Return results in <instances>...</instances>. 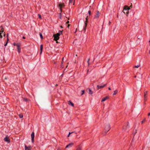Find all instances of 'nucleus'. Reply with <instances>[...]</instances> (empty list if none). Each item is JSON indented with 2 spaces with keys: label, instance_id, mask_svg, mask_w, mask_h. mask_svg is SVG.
Here are the masks:
<instances>
[{
  "label": "nucleus",
  "instance_id": "bb28decb",
  "mask_svg": "<svg viewBox=\"0 0 150 150\" xmlns=\"http://www.w3.org/2000/svg\"><path fill=\"white\" fill-rule=\"evenodd\" d=\"M73 0H70L69 1V4L71 3L72 2Z\"/></svg>",
  "mask_w": 150,
  "mask_h": 150
},
{
  "label": "nucleus",
  "instance_id": "a878e982",
  "mask_svg": "<svg viewBox=\"0 0 150 150\" xmlns=\"http://www.w3.org/2000/svg\"><path fill=\"white\" fill-rule=\"evenodd\" d=\"M97 89L98 90L99 88H100V86H99L98 85H97Z\"/></svg>",
  "mask_w": 150,
  "mask_h": 150
},
{
  "label": "nucleus",
  "instance_id": "72a5a7b5",
  "mask_svg": "<svg viewBox=\"0 0 150 150\" xmlns=\"http://www.w3.org/2000/svg\"><path fill=\"white\" fill-rule=\"evenodd\" d=\"M89 59H88V65H89Z\"/></svg>",
  "mask_w": 150,
  "mask_h": 150
},
{
  "label": "nucleus",
  "instance_id": "79ce46f5",
  "mask_svg": "<svg viewBox=\"0 0 150 150\" xmlns=\"http://www.w3.org/2000/svg\"><path fill=\"white\" fill-rule=\"evenodd\" d=\"M70 25L69 24H68V25L67 28H69V26Z\"/></svg>",
  "mask_w": 150,
  "mask_h": 150
},
{
  "label": "nucleus",
  "instance_id": "20e7f679",
  "mask_svg": "<svg viewBox=\"0 0 150 150\" xmlns=\"http://www.w3.org/2000/svg\"><path fill=\"white\" fill-rule=\"evenodd\" d=\"M4 140L5 141L9 143L10 142V139L9 137L8 136H6V137L4 139Z\"/></svg>",
  "mask_w": 150,
  "mask_h": 150
},
{
  "label": "nucleus",
  "instance_id": "c03bdc74",
  "mask_svg": "<svg viewBox=\"0 0 150 150\" xmlns=\"http://www.w3.org/2000/svg\"><path fill=\"white\" fill-rule=\"evenodd\" d=\"M148 116H149L150 115V112L148 114Z\"/></svg>",
  "mask_w": 150,
  "mask_h": 150
},
{
  "label": "nucleus",
  "instance_id": "f8f14e48",
  "mask_svg": "<svg viewBox=\"0 0 150 150\" xmlns=\"http://www.w3.org/2000/svg\"><path fill=\"white\" fill-rule=\"evenodd\" d=\"M148 91H146L144 92V98H147V96L146 95Z\"/></svg>",
  "mask_w": 150,
  "mask_h": 150
},
{
  "label": "nucleus",
  "instance_id": "7c9ffc66",
  "mask_svg": "<svg viewBox=\"0 0 150 150\" xmlns=\"http://www.w3.org/2000/svg\"><path fill=\"white\" fill-rule=\"evenodd\" d=\"M88 13L89 15H90L91 14V11H88Z\"/></svg>",
  "mask_w": 150,
  "mask_h": 150
},
{
  "label": "nucleus",
  "instance_id": "37998d69",
  "mask_svg": "<svg viewBox=\"0 0 150 150\" xmlns=\"http://www.w3.org/2000/svg\"><path fill=\"white\" fill-rule=\"evenodd\" d=\"M62 31H61V30H59V32H61V33H62Z\"/></svg>",
  "mask_w": 150,
  "mask_h": 150
},
{
  "label": "nucleus",
  "instance_id": "4c0bfd02",
  "mask_svg": "<svg viewBox=\"0 0 150 150\" xmlns=\"http://www.w3.org/2000/svg\"><path fill=\"white\" fill-rule=\"evenodd\" d=\"M88 16H87L86 18V20H88Z\"/></svg>",
  "mask_w": 150,
  "mask_h": 150
},
{
  "label": "nucleus",
  "instance_id": "9d476101",
  "mask_svg": "<svg viewBox=\"0 0 150 150\" xmlns=\"http://www.w3.org/2000/svg\"><path fill=\"white\" fill-rule=\"evenodd\" d=\"M16 46H17V49L18 50V52H20V50L21 49V47L19 44H16Z\"/></svg>",
  "mask_w": 150,
  "mask_h": 150
},
{
  "label": "nucleus",
  "instance_id": "8fccbe9b",
  "mask_svg": "<svg viewBox=\"0 0 150 150\" xmlns=\"http://www.w3.org/2000/svg\"><path fill=\"white\" fill-rule=\"evenodd\" d=\"M1 29L2 28H3V27L2 25H1Z\"/></svg>",
  "mask_w": 150,
  "mask_h": 150
},
{
  "label": "nucleus",
  "instance_id": "1a4fd4ad",
  "mask_svg": "<svg viewBox=\"0 0 150 150\" xmlns=\"http://www.w3.org/2000/svg\"><path fill=\"white\" fill-rule=\"evenodd\" d=\"M100 13L98 11H97L96 12V15L95 16V18H98L99 16Z\"/></svg>",
  "mask_w": 150,
  "mask_h": 150
},
{
  "label": "nucleus",
  "instance_id": "6e6d98bb",
  "mask_svg": "<svg viewBox=\"0 0 150 150\" xmlns=\"http://www.w3.org/2000/svg\"><path fill=\"white\" fill-rule=\"evenodd\" d=\"M136 77H137L136 76H134V77L135 78H136Z\"/></svg>",
  "mask_w": 150,
  "mask_h": 150
},
{
  "label": "nucleus",
  "instance_id": "a19ab883",
  "mask_svg": "<svg viewBox=\"0 0 150 150\" xmlns=\"http://www.w3.org/2000/svg\"><path fill=\"white\" fill-rule=\"evenodd\" d=\"M69 23V21H67V22H66V23L67 24H68V23Z\"/></svg>",
  "mask_w": 150,
  "mask_h": 150
},
{
  "label": "nucleus",
  "instance_id": "4468645a",
  "mask_svg": "<svg viewBox=\"0 0 150 150\" xmlns=\"http://www.w3.org/2000/svg\"><path fill=\"white\" fill-rule=\"evenodd\" d=\"M40 54H41L42 49H43V45H41L40 46Z\"/></svg>",
  "mask_w": 150,
  "mask_h": 150
},
{
  "label": "nucleus",
  "instance_id": "13d9d810",
  "mask_svg": "<svg viewBox=\"0 0 150 150\" xmlns=\"http://www.w3.org/2000/svg\"><path fill=\"white\" fill-rule=\"evenodd\" d=\"M4 36H5V34H4Z\"/></svg>",
  "mask_w": 150,
  "mask_h": 150
},
{
  "label": "nucleus",
  "instance_id": "f257e3e1",
  "mask_svg": "<svg viewBox=\"0 0 150 150\" xmlns=\"http://www.w3.org/2000/svg\"><path fill=\"white\" fill-rule=\"evenodd\" d=\"M60 33H57L56 34H54V40H55L56 41H57V40H58L59 39V36H60Z\"/></svg>",
  "mask_w": 150,
  "mask_h": 150
},
{
  "label": "nucleus",
  "instance_id": "052dcab7",
  "mask_svg": "<svg viewBox=\"0 0 150 150\" xmlns=\"http://www.w3.org/2000/svg\"><path fill=\"white\" fill-rule=\"evenodd\" d=\"M149 54H150V51H149Z\"/></svg>",
  "mask_w": 150,
  "mask_h": 150
},
{
  "label": "nucleus",
  "instance_id": "603ef678",
  "mask_svg": "<svg viewBox=\"0 0 150 150\" xmlns=\"http://www.w3.org/2000/svg\"><path fill=\"white\" fill-rule=\"evenodd\" d=\"M60 27H61V28H63L62 26H61H61H60Z\"/></svg>",
  "mask_w": 150,
  "mask_h": 150
},
{
  "label": "nucleus",
  "instance_id": "dca6fc26",
  "mask_svg": "<svg viewBox=\"0 0 150 150\" xmlns=\"http://www.w3.org/2000/svg\"><path fill=\"white\" fill-rule=\"evenodd\" d=\"M25 150H30V149L26 146H25Z\"/></svg>",
  "mask_w": 150,
  "mask_h": 150
},
{
  "label": "nucleus",
  "instance_id": "ddd939ff",
  "mask_svg": "<svg viewBox=\"0 0 150 150\" xmlns=\"http://www.w3.org/2000/svg\"><path fill=\"white\" fill-rule=\"evenodd\" d=\"M108 98V97L107 96L106 97H105L102 100V101H104L106 100Z\"/></svg>",
  "mask_w": 150,
  "mask_h": 150
},
{
  "label": "nucleus",
  "instance_id": "6e6552de",
  "mask_svg": "<svg viewBox=\"0 0 150 150\" xmlns=\"http://www.w3.org/2000/svg\"><path fill=\"white\" fill-rule=\"evenodd\" d=\"M87 22H88V20H86V21H85V22H84L85 27H84V28H83V29H84V31L86 30V28L87 25Z\"/></svg>",
  "mask_w": 150,
  "mask_h": 150
},
{
  "label": "nucleus",
  "instance_id": "f3484780",
  "mask_svg": "<svg viewBox=\"0 0 150 150\" xmlns=\"http://www.w3.org/2000/svg\"><path fill=\"white\" fill-rule=\"evenodd\" d=\"M117 92H118V91L117 90H115L114 91V93H113V95H115V94H116L117 93Z\"/></svg>",
  "mask_w": 150,
  "mask_h": 150
},
{
  "label": "nucleus",
  "instance_id": "473e14b6",
  "mask_svg": "<svg viewBox=\"0 0 150 150\" xmlns=\"http://www.w3.org/2000/svg\"><path fill=\"white\" fill-rule=\"evenodd\" d=\"M24 100L25 101H27L28 100V99L26 98H25L24 99Z\"/></svg>",
  "mask_w": 150,
  "mask_h": 150
},
{
  "label": "nucleus",
  "instance_id": "6ab92c4d",
  "mask_svg": "<svg viewBox=\"0 0 150 150\" xmlns=\"http://www.w3.org/2000/svg\"><path fill=\"white\" fill-rule=\"evenodd\" d=\"M128 10H127V11H125V12H126V13L127 15L128 14V13H129Z\"/></svg>",
  "mask_w": 150,
  "mask_h": 150
},
{
  "label": "nucleus",
  "instance_id": "b1692460",
  "mask_svg": "<svg viewBox=\"0 0 150 150\" xmlns=\"http://www.w3.org/2000/svg\"><path fill=\"white\" fill-rule=\"evenodd\" d=\"M81 150V147L79 146V147L76 149V150Z\"/></svg>",
  "mask_w": 150,
  "mask_h": 150
},
{
  "label": "nucleus",
  "instance_id": "864d4df0",
  "mask_svg": "<svg viewBox=\"0 0 150 150\" xmlns=\"http://www.w3.org/2000/svg\"><path fill=\"white\" fill-rule=\"evenodd\" d=\"M76 31H77V29H76V30H75V33H76Z\"/></svg>",
  "mask_w": 150,
  "mask_h": 150
},
{
  "label": "nucleus",
  "instance_id": "4d7b16f0",
  "mask_svg": "<svg viewBox=\"0 0 150 150\" xmlns=\"http://www.w3.org/2000/svg\"><path fill=\"white\" fill-rule=\"evenodd\" d=\"M56 42L58 43V41H57V40L56 41Z\"/></svg>",
  "mask_w": 150,
  "mask_h": 150
},
{
  "label": "nucleus",
  "instance_id": "09e8293b",
  "mask_svg": "<svg viewBox=\"0 0 150 150\" xmlns=\"http://www.w3.org/2000/svg\"><path fill=\"white\" fill-rule=\"evenodd\" d=\"M108 89H109V90H111V88H108Z\"/></svg>",
  "mask_w": 150,
  "mask_h": 150
},
{
  "label": "nucleus",
  "instance_id": "412c9836",
  "mask_svg": "<svg viewBox=\"0 0 150 150\" xmlns=\"http://www.w3.org/2000/svg\"><path fill=\"white\" fill-rule=\"evenodd\" d=\"M19 116L20 118H21L23 117V115L22 114H20L19 115Z\"/></svg>",
  "mask_w": 150,
  "mask_h": 150
},
{
  "label": "nucleus",
  "instance_id": "f704fd0d",
  "mask_svg": "<svg viewBox=\"0 0 150 150\" xmlns=\"http://www.w3.org/2000/svg\"><path fill=\"white\" fill-rule=\"evenodd\" d=\"M7 43H8V42H6V44L4 45V46H6V45H7Z\"/></svg>",
  "mask_w": 150,
  "mask_h": 150
},
{
  "label": "nucleus",
  "instance_id": "2eb2a0df",
  "mask_svg": "<svg viewBox=\"0 0 150 150\" xmlns=\"http://www.w3.org/2000/svg\"><path fill=\"white\" fill-rule=\"evenodd\" d=\"M68 104L69 105H71L72 106H74V104L73 103H71L70 101H68Z\"/></svg>",
  "mask_w": 150,
  "mask_h": 150
},
{
  "label": "nucleus",
  "instance_id": "5701e85b",
  "mask_svg": "<svg viewBox=\"0 0 150 150\" xmlns=\"http://www.w3.org/2000/svg\"><path fill=\"white\" fill-rule=\"evenodd\" d=\"M140 66V65H137V66H134V67L135 68H138Z\"/></svg>",
  "mask_w": 150,
  "mask_h": 150
},
{
  "label": "nucleus",
  "instance_id": "9b49d317",
  "mask_svg": "<svg viewBox=\"0 0 150 150\" xmlns=\"http://www.w3.org/2000/svg\"><path fill=\"white\" fill-rule=\"evenodd\" d=\"M73 145V143H70V144H68V145H67L66 146V148H70L72 146V145Z\"/></svg>",
  "mask_w": 150,
  "mask_h": 150
},
{
  "label": "nucleus",
  "instance_id": "a211bd4d",
  "mask_svg": "<svg viewBox=\"0 0 150 150\" xmlns=\"http://www.w3.org/2000/svg\"><path fill=\"white\" fill-rule=\"evenodd\" d=\"M106 84H105L103 86H100V88H103L105 86Z\"/></svg>",
  "mask_w": 150,
  "mask_h": 150
},
{
  "label": "nucleus",
  "instance_id": "4be33fe9",
  "mask_svg": "<svg viewBox=\"0 0 150 150\" xmlns=\"http://www.w3.org/2000/svg\"><path fill=\"white\" fill-rule=\"evenodd\" d=\"M40 37L41 38V39H42L43 37H42V35L41 33H40Z\"/></svg>",
  "mask_w": 150,
  "mask_h": 150
},
{
  "label": "nucleus",
  "instance_id": "58836bf2",
  "mask_svg": "<svg viewBox=\"0 0 150 150\" xmlns=\"http://www.w3.org/2000/svg\"><path fill=\"white\" fill-rule=\"evenodd\" d=\"M146 100H147L146 98H144V101H146Z\"/></svg>",
  "mask_w": 150,
  "mask_h": 150
},
{
  "label": "nucleus",
  "instance_id": "c9c22d12",
  "mask_svg": "<svg viewBox=\"0 0 150 150\" xmlns=\"http://www.w3.org/2000/svg\"><path fill=\"white\" fill-rule=\"evenodd\" d=\"M16 44H19V43H13V45H16Z\"/></svg>",
  "mask_w": 150,
  "mask_h": 150
},
{
  "label": "nucleus",
  "instance_id": "f03ea898",
  "mask_svg": "<svg viewBox=\"0 0 150 150\" xmlns=\"http://www.w3.org/2000/svg\"><path fill=\"white\" fill-rule=\"evenodd\" d=\"M132 4L131 5V6H130L129 7L127 6H125L123 8V12L124 13H125V11H127V10H129L130 9V8H132Z\"/></svg>",
  "mask_w": 150,
  "mask_h": 150
},
{
  "label": "nucleus",
  "instance_id": "393cba45",
  "mask_svg": "<svg viewBox=\"0 0 150 150\" xmlns=\"http://www.w3.org/2000/svg\"><path fill=\"white\" fill-rule=\"evenodd\" d=\"M74 132H69V134H68V137H69V135H70V134H71V133H74Z\"/></svg>",
  "mask_w": 150,
  "mask_h": 150
},
{
  "label": "nucleus",
  "instance_id": "aec40b11",
  "mask_svg": "<svg viewBox=\"0 0 150 150\" xmlns=\"http://www.w3.org/2000/svg\"><path fill=\"white\" fill-rule=\"evenodd\" d=\"M4 28H2L1 29V30L0 31V33H1L4 32Z\"/></svg>",
  "mask_w": 150,
  "mask_h": 150
},
{
  "label": "nucleus",
  "instance_id": "a18cd8bd",
  "mask_svg": "<svg viewBox=\"0 0 150 150\" xmlns=\"http://www.w3.org/2000/svg\"><path fill=\"white\" fill-rule=\"evenodd\" d=\"M23 39H25V37H24L23 36Z\"/></svg>",
  "mask_w": 150,
  "mask_h": 150
},
{
  "label": "nucleus",
  "instance_id": "423d86ee",
  "mask_svg": "<svg viewBox=\"0 0 150 150\" xmlns=\"http://www.w3.org/2000/svg\"><path fill=\"white\" fill-rule=\"evenodd\" d=\"M59 6L60 7V11H62V8L64 6V3H60L59 5Z\"/></svg>",
  "mask_w": 150,
  "mask_h": 150
},
{
  "label": "nucleus",
  "instance_id": "7ed1b4c3",
  "mask_svg": "<svg viewBox=\"0 0 150 150\" xmlns=\"http://www.w3.org/2000/svg\"><path fill=\"white\" fill-rule=\"evenodd\" d=\"M110 129V126L109 124H107L105 127V132L107 133Z\"/></svg>",
  "mask_w": 150,
  "mask_h": 150
},
{
  "label": "nucleus",
  "instance_id": "ea45409f",
  "mask_svg": "<svg viewBox=\"0 0 150 150\" xmlns=\"http://www.w3.org/2000/svg\"><path fill=\"white\" fill-rule=\"evenodd\" d=\"M137 133V130H135V133L134 134V135H135V134Z\"/></svg>",
  "mask_w": 150,
  "mask_h": 150
},
{
  "label": "nucleus",
  "instance_id": "bf43d9fd",
  "mask_svg": "<svg viewBox=\"0 0 150 150\" xmlns=\"http://www.w3.org/2000/svg\"><path fill=\"white\" fill-rule=\"evenodd\" d=\"M68 19L69 20V18H68Z\"/></svg>",
  "mask_w": 150,
  "mask_h": 150
},
{
  "label": "nucleus",
  "instance_id": "5fc2aeb1",
  "mask_svg": "<svg viewBox=\"0 0 150 150\" xmlns=\"http://www.w3.org/2000/svg\"><path fill=\"white\" fill-rule=\"evenodd\" d=\"M76 31H77V29H76V30H75V33H76Z\"/></svg>",
  "mask_w": 150,
  "mask_h": 150
},
{
  "label": "nucleus",
  "instance_id": "c85d7f7f",
  "mask_svg": "<svg viewBox=\"0 0 150 150\" xmlns=\"http://www.w3.org/2000/svg\"><path fill=\"white\" fill-rule=\"evenodd\" d=\"M145 121V119H144L141 122L142 123V124L143 122H144Z\"/></svg>",
  "mask_w": 150,
  "mask_h": 150
},
{
  "label": "nucleus",
  "instance_id": "3c124183",
  "mask_svg": "<svg viewBox=\"0 0 150 150\" xmlns=\"http://www.w3.org/2000/svg\"><path fill=\"white\" fill-rule=\"evenodd\" d=\"M8 38H7V42H8Z\"/></svg>",
  "mask_w": 150,
  "mask_h": 150
},
{
  "label": "nucleus",
  "instance_id": "39448f33",
  "mask_svg": "<svg viewBox=\"0 0 150 150\" xmlns=\"http://www.w3.org/2000/svg\"><path fill=\"white\" fill-rule=\"evenodd\" d=\"M31 140L32 142L34 141V133L33 132H32L31 134Z\"/></svg>",
  "mask_w": 150,
  "mask_h": 150
},
{
  "label": "nucleus",
  "instance_id": "c756f323",
  "mask_svg": "<svg viewBox=\"0 0 150 150\" xmlns=\"http://www.w3.org/2000/svg\"><path fill=\"white\" fill-rule=\"evenodd\" d=\"M82 93L81 94V95H83L84 94V90H82Z\"/></svg>",
  "mask_w": 150,
  "mask_h": 150
},
{
  "label": "nucleus",
  "instance_id": "0eeeda50",
  "mask_svg": "<svg viewBox=\"0 0 150 150\" xmlns=\"http://www.w3.org/2000/svg\"><path fill=\"white\" fill-rule=\"evenodd\" d=\"M86 91L90 94H92L93 93V91H91V89L90 88H88L86 90Z\"/></svg>",
  "mask_w": 150,
  "mask_h": 150
},
{
  "label": "nucleus",
  "instance_id": "2f4dec72",
  "mask_svg": "<svg viewBox=\"0 0 150 150\" xmlns=\"http://www.w3.org/2000/svg\"><path fill=\"white\" fill-rule=\"evenodd\" d=\"M1 34H2L1 33H0V37L1 38H2V36L1 35Z\"/></svg>",
  "mask_w": 150,
  "mask_h": 150
},
{
  "label": "nucleus",
  "instance_id": "de8ad7c7",
  "mask_svg": "<svg viewBox=\"0 0 150 150\" xmlns=\"http://www.w3.org/2000/svg\"><path fill=\"white\" fill-rule=\"evenodd\" d=\"M127 128H128V127H129V125H128V124L127 125Z\"/></svg>",
  "mask_w": 150,
  "mask_h": 150
},
{
  "label": "nucleus",
  "instance_id": "cd10ccee",
  "mask_svg": "<svg viewBox=\"0 0 150 150\" xmlns=\"http://www.w3.org/2000/svg\"><path fill=\"white\" fill-rule=\"evenodd\" d=\"M38 16L39 17V18H41V15L40 14H38Z\"/></svg>",
  "mask_w": 150,
  "mask_h": 150
},
{
  "label": "nucleus",
  "instance_id": "49530a36",
  "mask_svg": "<svg viewBox=\"0 0 150 150\" xmlns=\"http://www.w3.org/2000/svg\"><path fill=\"white\" fill-rule=\"evenodd\" d=\"M123 128L124 130H125L126 129H125V126L123 127Z\"/></svg>",
  "mask_w": 150,
  "mask_h": 150
},
{
  "label": "nucleus",
  "instance_id": "e433bc0d",
  "mask_svg": "<svg viewBox=\"0 0 150 150\" xmlns=\"http://www.w3.org/2000/svg\"><path fill=\"white\" fill-rule=\"evenodd\" d=\"M140 79H142V75H141V76H140V77H139Z\"/></svg>",
  "mask_w": 150,
  "mask_h": 150
}]
</instances>
